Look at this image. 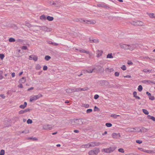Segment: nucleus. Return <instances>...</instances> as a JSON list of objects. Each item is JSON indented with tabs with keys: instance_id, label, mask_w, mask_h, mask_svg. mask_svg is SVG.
<instances>
[{
	"instance_id": "f257e3e1",
	"label": "nucleus",
	"mask_w": 155,
	"mask_h": 155,
	"mask_svg": "<svg viewBox=\"0 0 155 155\" xmlns=\"http://www.w3.org/2000/svg\"><path fill=\"white\" fill-rule=\"evenodd\" d=\"M119 45L120 47L123 49L126 50H129L131 51H133L136 47V45L135 44L129 45L122 43H120Z\"/></svg>"
},
{
	"instance_id": "f03ea898",
	"label": "nucleus",
	"mask_w": 155,
	"mask_h": 155,
	"mask_svg": "<svg viewBox=\"0 0 155 155\" xmlns=\"http://www.w3.org/2000/svg\"><path fill=\"white\" fill-rule=\"evenodd\" d=\"M88 89V88H76V89H68L66 90V91L67 92H71L74 91H85Z\"/></svg>"
},
{
	"instance_id": "7ed1b4c3",
	"label": "nucleus",
	"mask_w": 155,
	"mask_h": 155,
	"mask_svg": "<svg viewBox=\"0 0 155 155\" xmlns=\"http://www.w3.org/2000/svg\"><path fill=\"white\" fill-rule=\"evenodd\" d=\"M115 147H110L108 148H106L103 149L102 150V152H104L106 153H110L114 151L116 149Z\"/></svg>"
},
{
	"instance_id": "20e7f679",
	"label": "nucleus",
	"mask_w": 155,
	"mask_h": 155,
	"mask_svg": "<svg viewBox=\"0 0 155 155\" xmlns=\"http://www.w3.org/2000/svg\"><path fill=\"white\" fill-rule=\"evenodd\" d=\"M42 97V95L40 94L36 95L31 96L30 97V101L32 102L35 101Z\"/></svg>"
},
{
	"instance_id": "39448f33",
	"label": "nucleus",
	"mask_w": 155,
	"mask_h": 155,
	"mask_svg": "<svg viewBox=\"0 0 155 155\" xmlns=\"http://www.w3.org/2000/svg\"><path fill=\"white\" fill-rule=\"evenodd\" d=\"M100 152V150L99 148H95L94 150H91L89 151L88 152L89 155H95Z\"/></svg>"
},
{
	"instance_id": "423d86ee",
	"label": "nucleus",
	"mask_w": 155,
	"mask_h": 155,
	"mask_svg": "<svg viewBox=\"0 0 155 155\" xmlns=\"http://www.w3.org/2000/svg\"><path fill=\"white\" fill-rule=\"evenodd\" d=\"M85 71V73H91L93 72H96L97 71L95 70V68H90L86 71Z\"/></svg>"
},
{
	"instance_id": "0eeeda50",
	"label": "nucleus",
	"mask_w": 155,
	"mask_h": 155,
	"mask_svg": "<svg viewBox=\"0 0 155 155\" xmlns=\"http://www.w3.org/2000/svg\"><path fill=\"white\" fill-rule=\"evenodd\" d=\"M43 128L45 130H50L52 128V127L50 125L46 124L43 125Z\"/></svg>"
},
{
	"instance_id": "6e6552de",
	"label": "nucleus",
	"mask_w": 155,
	"mask_h": 155,
	"mask_svg": "<svg viewBox=\"0 0 155 155\" xmlns=\"http://www.w3.org/2000/svg\"><path fill=\"white\" fill-rule=\"evenodd\" d=\"M29 59L30 60H33L35 61H37L38 58L36 55H32L29 56Z\"/></svg>"
},
{
	"instance_id": "1a4fd4ad",
	"label": "nucleus",
	"mask_w": 155,
	"mask_h": 155,
	"mask_svg": "<svg viewBox=\"0 0 155 155\" xmlns=\"http://www.w3.org/2000/svg\"><path fill=\"white\" fill-rule=\"evenodd\" d=\"M112 136L114 138L118 139L120 137V135L119 133L117 134L114 133L112 134Z\"/></svg>"
},
{
	"instance_id": "9d476101",
	"label": "nucleus",
	"mask_w": 155,
	"mask_h": 155,
	"mask_svg": "<svg viewBox=\"0 0 155 155\" xmlns=\"http://www.w3.org/2000/svg\"><path fill=\"white\" fill-rule=\"evenodd\" d=\"M84 22L85 23L87 24H95L96 23V22L95 20H84Z\"/></svg>"
},
{
	"instance_id": "9b49d317",
	"label": "nucleus",
	"mask_w": 155,
	"mask_h": 155,
	"mask_svg": "<svg viewBox=\"0 0 155 155\" xmlns=\"http://www.w3.org/2000/svg\"><path fill=\"white\" fill-rule=\"evenodd\" d=\"M84 121V120L83 119H80L78 120H75V122L77 123L78 124L82 125L83 124V122Z\"/></svg>"
},
{
	"instance_id": "f8f14e48",
	"label": "nucleus",
	"mask_w": 155,
	"mask_h": 155,
	"mask_svg": "<svg viewBox=\"0 0 155 155\" xmlns=\"http://www.w3.org/2000/svg\"><path fill=\"white\" fill-rule=\"evenodd\" d=\"M90 42L91 43L94 42L97 43L99 42V40L97 39H95L94 38L91 37L89 38Z\"/></svg>"
},
{
	"instance_id": "ddd939ff",
	"label": "nucleus",
	"mask_w": 155,
	"mask_h": 155,
	"mask_svg": "<svg viewBox=\"0 0 155 155\" xmlns=\"http://www.w3.org/2000/svg\"><path fill=\"white\" fill-rule=\"evenodd\" d=\"M90 146L91 147H94L95 146H98L100 143L98 142H92L90 143Z\"/></svg>"
},
{
	"instance_id": "4468645a",
	"label": "nucleus",
	"mask_w": 155,
	"mask_h": 155,
	"mask_svg": "<svg viewBox=\"0 0 155 155\" xmlns=\"http://www.w3.org/2000/svg\"><path fill=\"white\" fill-rule=\"evenodd\" d=\"M97 57H99L101 56L103 53V51L101 50H97Z\"/></svg>"
},
{
	"instance_id": "2eb2a0df",
	"label": "nucleus",
	"mask_w": 155,
	"mask_h": 155,
	"mask_svg": "<svg viewBox=\"0 0 155 155\" xmlns=\"http://www.w3.org/2000/svg\"><path fill=\"white\" fill-rule=\"evenodd\" d=\"M137 26H142L144 25V23L142 21H137Z\"/></svg>"
},
{
	"instance_id": "dca6fc26",
	"label": "nucleus",
	"mask_w": 155,
	"mask_h": 155,
	"mask_svg": "<svg viewBox=\"0 0 155 155\" xmlns=\"http://www.w3.org/2000/svg\"><path fill=\"white\" fill-rule=\"evenodd\" d=\"M26 81L25 78V77H22L20 80L19 82L20 84L24 83Z\"/></svg>"
},
{
	"instance_id": "f3484780",
	"label": "nucleus",
	"mask_w": 155,
	"mask_h": 155,
	"mask_svg": "<svg viewBox=\"0 0 155 155\" xmlns=\"http://www.w3.org/2000/svg\"><path fill=\"white\" fill-rule=\"evenodd\" d=\"M147 14L148 15L150 18H154L155 15V14L154 13H147Z\"/></svg>"
},
{
	"instance_id": "a211bd4d",
	"label": "nucleus",
	"mask_w": 155,
	"mask_h": 155,
	"mask_svg": "<svg viewBox=\"0 0 155 155\" xmlns=\"http://www.w3.org/2000/svg\"><path fill=\"white\" fill-rule=\"evenodd\" d=\"M145 151V153H155V150H146Z\"/></svg>"
},
{
	"instance_id": "6ab92c4d",
	"label": "nucleus",
	"mask_w": 155,
	"mask_h": 155,
	"mask_svg": "<svg viewBox=\"0 0 155 155\" xmlns=\"http://www.w3.org/2000/svg\"><path fill=\"white\" fill-rule=\"evenodd\" d=\"M133 94L134 95V97H135L136 98L139 100L140 99V97L137 96V93L136 91H134L133 93Z\"/></svg>"
},
{
	"instance_id": "aec40b11",
	"label": "nucleus",
	"mask_w": 155,
	"mask_h": 155,
	"mask_svg": "<svg viewBox=\"0 0 155 155\" xmlns=\"http://www.w3.org/2000/svg\"><path fill=\"white\" fill-rule=\"evenodd\" d=\"M27 105V102H25L24 104H21L19 106V107L21 109H24L26 107Z\"/></svg>"
},
{
	"instance_id": "412c9836",
	"label": "nucleus",
	"mask_w": 155,
	"mask_h": 155,
	"mask_svg": "<svg viewBox=\"0 0 155 155\" xmlns=\"http://www.w3.org/2000/svg\"><path fill=\"white\" fill-rule=\"evenodd\" d=\"M80 52L82 53H85L87 54L89 53L88 51L84 50L83 49H80L79 50Z\"/></svg>"
},
{
	"instance_id": "4be33fe9",
	"label": "nucleus",
	"mask_w": 155,
	"mask_h": 155,
	"mask_svg": "<svg viewBox=\"0 0 155 155\" xmlns=\"http://www.w3.org/2000/svg\"><path fill=\"white\" fill-rule=\"evenodd\" d=\"M47 19L49 21H52L54 20V18L52 17L48 16L47 17Z\"/></svg>"
},
{
	"instance_id": "5701e85b",
	"label": "nucleus",
	"mask_w": 155,
	"mask_h": 155,
	"mask_svg": "<svg viewBox=\"0 0 155 155\" xmlns=\"http://www.w3.org/2000/svg\"><path fill=\"white\" fill-rule=\"evenodd\" d=\"M40 19L42 20H45L46 19V17L44 15H43L40 17Z\"/></svg>"
},
{
	"instance_id": "b1692460",
	"label": "nucleus",
	"mask_w": 155,
	"mask_h": 155,
	"mask_svg": "<svg viewBox=\"0 0 155 155\" xmlns=\"http://www.w3.org/2000/svg\"><path fill=\"white\" fill-rule=\"evenodd\" d=\"M110 116L114 118H116L117 117L120 116V115H117L116 114H112Z\"/></svg>"
},
{
	"instance_id": "393cba45",
	"label": "nucleus",
	"mask_w": 155,
	"mask_h": 155,
	"mask_svg": "<svg viewBox=\"0 0 155 155\" xmlns=\"http://www.w3.org/2000/svg\"><path fill=\"white\" fill-rule=\"evenodd\" d=\"M41 67L39 64H37L35 66V69L37 70H39L41 69Z\"/></svg>"
},
{
	"instance_id": "a878e982",
	"label": "nucleus",
	"mask_w": 155,
	"mask_h": 155,
	"mask_svg": "<svg viewBox=\"0 0 155 155\" xmlns=\"http://www.w3.org/2000/svg\"><path fill=\"white\" fill-rule=\"evenodd\" d=\"M142 111L146 115H148L149 114L148 111L146 109H143Z\"/></svg>"
},
{
	"instance_id": "bb28decb",
	"label": "nucleus",
	"mask_w": 155,
	"mask_h": 155,
	"mask_svg": "<svg viewBox=\"0 0 155 155\" xmlns=\"http://www.w3.org/2000/svg\"><path fill=\"white\" fill-rule=\"evenodd\" d=\"M107 58H113V57L112 55V54L111 53V54H108L107 56Z\"/></svg>"
},
{
	"instance_id": "cd10ccee",
	"label": "nucleus",
	"mask_w": 155,
	"mask_h": 155,
	"mask_svg": "<svg viewBox=\"0 0 155 155\" xmlns=\"http://www.w3.org/2000/svg\"><path fill=\"white\" fill-rule=\"evenodd\" d=\"M82 106L86 108H88L89 107V105L88 104H83Z\"/></svg>"
},
{
	"instance_id": "c85d7f7f",
	"label": "nucleus",
	"mask_w": 155,
	"mask_h": 155,
	"mask_svg": "<svg viewBox=\"0 0 155 155\" xmlns=\"http://www.w3.org/2000/svg\"><path fill=\"white\" fill-rule=\"evenodd\" d=\"M143 90V87L141 85H140L139 86L138 88V90L140 92H141Z\"/></svg>"
},
{
	"instance_id": "c756f323",
	"label": "nucleus",
	"mask_w": 155,
	"mask_h": 155,
	"mask_svg": "<svg viewBox=\"0 0 155 155\" xmlns=\"http://www.w3.org/2000/svg\"><path fill=\"white\" fill-rule=\"evenodd\" d=\"M51 58V57L49 56H46L45 57V59L46 61H48Z\"/></svg>"
},
{
	"instance_id": "7c9ffc66",
	"label": "nucleus",
	"mask_w": 155,
	"mask_h": 155,
	"mask_svg": "<svg viewBox=\"0 0 155 155\" xmlns=\"http://www.w3.org/2000/svg\"><path fill=\"white\" fill-rule=\"evenodd\" d=\"M9 41L10 42H13L15 41V40L13 38H10L9 39Z\"/></svg>"
},
{
	"instance_id": "2f4dec72",
	"label": "nucleus",
	"mask_w": 155,
	"mask_h": 155,
	"mask_svg": "<svg viewBox=\"0 0 155 155\" xmlns=\"http://www.w3.org/2000/svg\"><path fill=\"white\" fill-rule=\"evenodd\" d=\"M92 111V110L91 109H88L87 110L86 112L87 114L90 113Z\"/></svg>"
},
{
	"instance_id": "473e14b6",
	"label": "nucleus",
	"mask_w": 155,
	"mask_h": 155,
	"mask_svg": "<svg viewBox=\"0 0 155 155\" xmlns=\"http://www.w3.org/2000/svg\"><path fill=\"white\" fill-rule=\"evenodd\" d=\"M105 125L106 126L108 127H110L112 126V124L110 123H106Z\"/></svg>"
},
{
	"instance_id": "72a5a7b5",
	"label": "nucleus",
	"mask_w": 155,
	"mask_h": 155,
	"mask_svg": "<svg viewBox=\"0 0 155 155\" xmlns=\"http://www.w3.org/2000/svg\"><path fill=\"white\" fill-rule=\"evenodd\" d=\"M121 68L124 71L126 70L127 69L125 65H123L121 67Z\"/></svg>"
},
{
	"instance_id": "f704fd0d",
	"label": "nucleus",
	"mask_w": 155,
	"mask_h": 155,
	"mask_svg": "<svg viewBox=\"0 0 155 155\" xmlns=\"http://www.w3.org/2000/svg\"><path fill=\"white\" fill-rule=\"evenodd\" d=\"M131 24L133 25H135V26H137V21H132L131 22Z\"/></svg>"
},
{
	"instance_id": "c9c22d12",
	"label": "nucleus",
	"mask_w": 155,
	"mask_h": 155,
	"mask_svg": "<svg viewBox=\"0 0 155 155\" xmlns=\"http://www.w3.org/2000/svg\"><path fill=\"white\" fill-rule=\"evenodd\" d=\"M5 154V150H1L0 152V155H4Z\"/></svg>"
},
{
	"instance_id": "e433bc0d",
	"label": "nucleus",
	"mask_w": 155,
	"mask_h": 155,
	"mask_svg": "<svg viewBox=\"0 0 155 155\" xmlns=\"http://www.w3.org/2000/svg\"><path fill=\"white\" fill-rule=\"evenodd\" d=\"M84 147H85V148H87L91 147L90 146V143H88V144H87L84 145Z\"/></svg>"
},
{
	"instance_id": "4c0bfd02",
	"label": "nucleus",
	"mask_w": 155,
	"mask_h": 155,
	"mask_svg": "<svg viewBox=\"0 0 155 155\" xmlns=\"http://www.w3.org/2000/svg\"><path fill=\"white\" fill-rule=\"evenodd\" d=\"M138 149L139 150H140V151H141L143 152H145V151L146 150H145V149H143L142 148H141V147L138 148Z\"/></svg>"
},
{
	"instance_id": "58836bf2",
	"label": "nucleus",
	"mask_w": 155,
	"mask_h": 155,
	"mask_svg": "<svg viewBox=\"0 0 155 155\" xmlns=\"http://www.w3.org/2000/svg\"><path fill=\"white\" fill-rule=\"evenodd\" d=\"M118 151L121 153H124V150L122 148H120L118 149Z\"/></svg>"
},
{
	"instance_id": "ea45409f",
	"label": "nucleus",
	"mask_w": 155,
	"mask_h": 155,
	"mask_svg": "<svg viewBox=\"0 0 155 155\" xmlns=\"http://www.w3.org/2000/svg\"><path fill=\"white\" fill-rule=\"evenodd\" d=\"M154 97L153 96H150L149 99L151 100H154Z\"/></svg>"
},
{
	"instance_id": "a19ab883",
	"label": "nucleus",
	"mask_w": 155,
	"mask_h": 155,
	"mask_svg": "<svg viewBox=\"0 0 155 155\" xmlns=\"http://www.w3.org/2000/svg\"><path fill=\"white\" fill-rule=\"evenodd\" d=\"M5 57L4 54H0V58L2 60Z\"/></svg>"
},
{
	"instance_id": "79ce46f5",
	"label": "nucleus",
	"mask_w": 155,
	"mask_h": 155,
	"mask_svg": "<svg viewBox=\"0 0 155 155\" xmlns=\"http://www.w3.org/2000/svg\"><path fill=\"white\" fill-rule=\"evenodd\" d=\"M32 120L30 119H28L27 121V123L28 124H31L32 123Z\"/></svg>"
},
{
	"instance_id": "37998d69",
	"label": "nucleus",
	"mask_w": 155,
	"mask_h": 155,
	"mask_svg": "<svg viewBox=\"0 0 155 155\" xmlns=\"http://www.w3.org/2000/svg\"><path fill=\"white\" fill-rule=\"evenodd\" d=\"M48 67L46 65H44L43 67V70L44 71H46L47 70Z\"/></svg>"
},
{
	"instance_id": "c03bdc74",
	"label": "nucleus",
	"mask_w": 155,
	"mask_h": 155,
	"mask_svg": "<svg viewBox=\"0 0 155 155\" xmlns=\"http://www.w3.org/2000/svg\"><path fill=\"white\" fill-rule=\"evenodd\" d=\"M114 75L116 77H118L119 75V73L117 72H116L115 73Z\"/></svg>"
},
{
	"instance_id": "a18cd8bd",
	"label": "nucleus",
	"mask_w": 155,
	"mask_h": 155,
	"mask_svg": "<svg viewBox=\"0 0 155 155\" xmlns=\"http://www.w3.org/2000/svg\"><path fill=\"white\" fill-rule=\"evenodd\" d=\"M25 113L24 110H21L19 112V114H21Z\"/></svg>"
},
{
	"instance_id": "49530a36",
	"label": "nucleus",
	"mask_w": 155,
	"mask_h": 155,
	"mask_svg": "<svg viewBox=\"0 0 155 155\" xmlns=\"http://www.w3.org/2000/svg\"><path fill=\"white\" fill-rule=\"evenodd\" d=\"M99 97V96L97 94H96L94 96V98L95 99H97Z\"/></svg>"
},
{
	"instance_id": "de8ad7c7",
	"label": "nucleus",
	"mask_w": 155,
	"mask_h": 155,
	"mask_svg": "<svg viewBox=\"0 0 155 155\" xmlns=\"http://www.w3.org/2000/svg\"><path fill=\"white\" fill-rule=\"evenodd\" d=\"M136 142L137 143H139V144H140V143H142V140H137L136 141Z\"/></svg>"
},
{
	"instance_id": "09e8293b",
	"label": "nucleus",
	"mask_w": 155,
	"mask_h": 155,
	"mask_svg": "<svg viewBox=\"0 0 155 155\" xmlns=\"http://www.w3.org/2000/svg\"><path fill=\"white\" fill-rule=\"evenodd\" d=\"M143 71L145 72H149L150 71V70L147 69H144L143 70Z\"/></svg>"
},
{
	"instance_id": "8fccbe9b",
	"label": "nucleus",
	"mask_w": 155,
	"mask_h": 155,
	"mask_svg": "<svg viewBox=\"0 0 155 155\" xmlns=\"http://www.w3.org/2000/svg\"><path fill=\"white\" fill-rule=\"evenodd\" d=\"M27 48L26 46H22L21 48V49L23 50H26Z\"/></svg>"
},
{
	"instance_id": "3c124183",
	"label": "nucleus",
	"mask_w": 155,
	"mask_h": 155,
	"mask_svg": "<svg viewBox=\"0 0 155 155\" xmlns=\"http://www.w3.org/2000/svg\"><path fill=\"white\" fill-rule=\"evenodd\" d=\"M45 30L46 31H51V29H49L48 28V27H46L45 28Z\"/></svg>"
},
{
	"instance_id": "603ef678",
	"label": "nucleus",
	"mask_w": 155,
	"mask_h": 155,
	"mask_svg": "<svg viewBox=\"0 0 155 155\" xmlns=\"http://www.w3.org/2000/svg\"><path fill=\"white\" fill-rule=\"evenodd\" d=\"M124 78H130L131 77V76L129 75H127L126 76H124Z\"/></svg>"
},
{
	"instance_id": "864d4df0",
	"label": "nucleus",
	"mask_w": 155,
	"mask_h": 155,
	"mask_svg": "<svg viewBox=\"0 0 155 155\" xmlns=\"http://www.w3.org/2000/svg\"><path fill=\"white\" fill-rule=\"evenodd\" d=\"M18 87L21 88H22L23 87V86L21 84H19L18 85Z\"/></svg>"
},
{
	"instance_id": "5fc2aeb1",
	"label": "nucleus",
	"mask_w": 155,
	"mask_h": 155,
	"mask_svg": "<svg viewBox=\"0 0 155 155\" xmlns=\"http://www.w3.org/2000/svg\"><path fill=\"white\" fill-rule=\"evenodd\" d=\"M152 117V116H150V115H148L147 116V118L148 119H151V117Z\"/></svg>"
},
{
	"instance_id": "6e6d98bb",
	"label": "nucleus",
	"mask_w": 155,
	"mask_h": 155,
	"mask_svg": "<svg viewBox=\"0 0 155 155\" xmlns=\"http://www.w3.org/2000/svg\"><path fill=\"white\" fill-rule=\"evenodd\" d=\"M25 113L28 112L30 111V109H26L24 110Z\"/></svg>"
},
{
	"instance_id": "4d7b16f0",
	"label": "nucleus",
	"mask_w": 155,
	"mask_h": 155,
	"mask_svg": "<svg viewBox=\"0 0 155 155\" xmlns=\"http://www.w3.org/2000/svg\"><path fill=\"white\" fill-rule=\"evenodd\" d=\"M151 119L154 121H155V117H154L153 116L151 117Z\"/></svg>"
},
{
	"instance_id": "13d9d810",
	"label": "nucleus",
	"mask_w": 155,
	"mask_h": 155,
	"mask_svg": "<svg viewBox=\"0 0 155 155\" xmlns=\"http://www.w3.org/2000/svg\"><path fill=\"white\" fill-rule=\"evenodd\" d=\"M50 4L51 5H56V3L53 2H51Z\"/></svg>"
},
{
	"instance_id": "bf43d9fd",
	"label": "nucleus",
	"mask_w": 155,
	"mask_h": 155,
	"mask_svg": "<svg viewBox=\"0 0 155 155\" xmlns=\"http://www.w3.org/2000/svg\"><path fill=\"white\" fill-rule=\"evenodd\" d=\"M52 44L54 45H55V46H57V45H58V44L57 43H53V42H52Z\"/></svg>"
},
{
	"instance_id": "052dcab7",
	"label": "nucleus",
	"mask_w": 155,
	"mask_h": 155,
	"mask_svg": "<svg viewBox=\"0 0 155 155\" xmlns=\"http://www.w3.org/2000/svg\"><path fill=\"white\" fill-rule=\"evenodd\" d=\"M34 89V87H30V88H28V91H29L30 90H33V89Z\"/></svg>"
},
{
	"instance_id": "680f3d73",
	"label": "nucleus",
	"mask_w": 155,
	"mask_h": 155,
	"mask_svg": "<svg viewBox=\"0 0 155 155\" xmlns=\"http://www.w3.org/2000/svg\"><path fill=\"white\" fill-rule=\"evenodd\" d=\"M31 139H32L33 140H37L38 139L35 137L32 138H30Z\"/></svg>"
},
{
	"instance_id": "e2e57ef3",
	"label": "nucleus",
	"mask_w": 155,
	"mask_h": 155,
	"mask_svg": "<svg viewBox=\"0 0 155 155\" xmlns=\"http://www.w3.org/2000/svg\"><path fill=\"white\" fill-rule=\"evenodd\" d=\"M146 94L148 96H150L151 94L150 93H149L148 92H146Z\"/></svg>"
},
{
	"instance_id": "0e129e2a",
	"label": "nucleus",
	"mask_w": 155,
	"mask_h": 155,
	"mask_svg": "<svg viewBox=\"0 0 155 155\" xmlns=\"http://www.w3.org/2000/svg\"><path fill=\"white\" fill-rule=\"evenodd\" d=\"M15 73H13L12 74V77H14L15 76Z\"/></svg>"
},
{
	"instance_id": "69168bd1",
	"label": "nucleus",
	"mask_w": 155,
	"mask_h": 155,
	"mask_svg": "<svg viewBox=\"0 0 155 155\" xmlns=\"http://www.w3.org/2000/svg\"><path fill=\"white\" fill-rule=\"evenodd\" d=\"M0 96L3 98V99L5 98V96L3 94H1L0 95Z\"/></svg>"
},
{
	"instance_id": "338daca9",
	"label": "nucleus",
	"mask_w": 155,
	"mask_h": 155,
	"mask_svg": "<svg viewBox=\"0 0 155 155\" xmlns=\"http://www.w3.org/2000/svg\"><path fill=\"white\" fill-rule=\"evenodd\" d=\"M107 134V131H105V132L102 134V135H104L106 134Z\"/></svg>"
},
{
	"instance_id": "774afa93",
	"label": "nucleus",
	"mask_w": 155,
	"mask_h": 155,
	"mask_svg": "<svg viewBox=\"0 0 155 155\" xmlns=\"http://www.w3.org/2000/svg\"><path fill=\"white\" fill-rule=\"evenodd\" d=\"M48 43L49 44H52V42L51 41H48Z\"/></svg>"
}]
</instances>
